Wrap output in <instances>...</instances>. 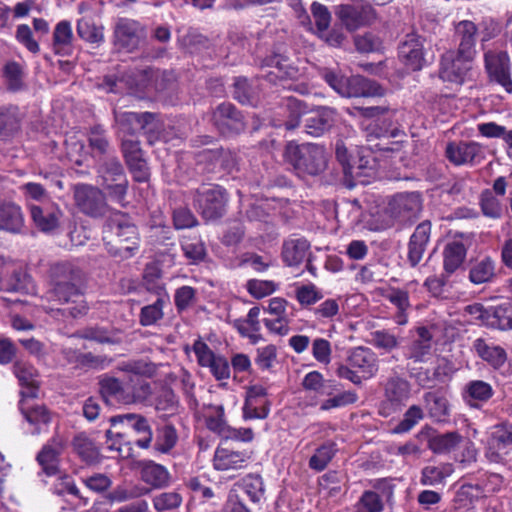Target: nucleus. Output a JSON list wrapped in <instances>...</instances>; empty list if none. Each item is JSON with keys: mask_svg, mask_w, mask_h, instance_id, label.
<instances>
[{"mask_svg": "<svg viewBox=\"0 0 512 512\" xmlns=\"http://www.w3.org/2000/svg\"><path fill=\"white\" fill-rule=\"evenodd\" d=\"M53 281L51 296L61 306L56 308L65 318H78L88 311L82 286L84 282L83 271L69 262L56 263L50 268Z\"/></svg>", "mask_w": 512, "mask_h": 512, "instance_id": "1", "label": "nucleus"}, {"mask_svg": "<svg viewBox=\"0 0 512 512\" xmlns=\"http://www.w3.org/2000/svg\"><path fill=\"white\" fill-rule=\"evenodd\" d=\"M284 161L299 178L320 175L327 168V153L323 146L314 143L298 144L290 141L286 144Z\"/></svg>", "mask_w": 512, "mask_h": 512, "instance_id": "2", "label": "nucleus"}, {"mask_svg": "<svg viewBox=\"0 0 512 512\" xmlns=\"http://www.w3.org/2000/svg\"><path fill=\"white\" fill-rule=\"evenodd\" d=\"M103 240L108 254L121 261L134 257L140 248L138 228L125 219H112Z\"/></svg>", "mask_w": 512, "mask_h": 512, "instance_id": "3", "label": "nucleus"}, {"mask_svg": "<svg viewBox=\"0 0 512 512\" xmlns=\"http://www.w3.org/2000/svg\"><path fill=\"white\" fill-rule=\"evenodd\" d=\"M193 206L207 221L222 218L227 211L228 193L217 184L202 183L191 191Z\"/></svg>", "mask_w": 512, "mask_h": 512, "instance_id": "4", "label": "nucleus"}, {"mask_svg": "<svg viewBox=\"0 0 512 512\" xmlns=\"http://www.w3.org/2000/svg\"><path fill=\"white\" fill-rule=\"evenodd\" d=\"M423 201V196L418 191L396 193L388 199L384 215L391 225H412L420 217Z\"/></svg>", "mask_w": 512, "mask_h": 512, "instance_id": "5", "label": "nucleus"}, {"mask_svg": "<svg viewBox=\"0 0 512 512\" xmlns=\"http://www.w3.org/2000/svg\"><path fill=\"white\" fill-rule=\"evenodd\" d=\"M323 78L342 97H382L385 94V89L380 84L360 75L345 77L326 70Z\"/></svg>", "mask_w": 512, "mask_h": 512, "instance_id": "6", "label": "nucleus"}, {"mask_svg": "<svg viewBox=\"0 0 512 512\" xmlns=\"http://www.w3.org/2000/svg\"><path fill=\"white\" fill-rule=\"evenodd\" d=\"M98 173L109 196L119 202L123 201L128 190V179L120 160L116 156L103 158Z\"/></svg>", "mask_w": 512, "mask_h": 512, "instance_id": "7", "label": "nucleus"}, {"mask_svg": "<svg viewBox=\"0 0 512 512\" xmlns=\"http://www.w3.org/2000/svg\"><path fill=\"white\" fill-rule=\"evenodd\" d=\"M74 200L78 209L93 218L102 217L108 211L105 194L98 187L78 184L74 187Z\"/></svg>", "mask_w": 512, "mask_h": 512, "instance_id": "8", "label": "nucleus"}, {"mask_svg": "<svg viewBox=\"0 0 512 512\" xmlns=\"http://www.w3.org/2000/svg\"><path fill=\"white\" fill-rule=\"evenodd\" d=\"M485 68L489 80L501 86L507 93H512L510 58L506 51L488 50L484 54Z\"/></svg>", "mask_w": 512, "mask_h": 512, "instance_id": "9", "label": "nucleus"}, {"mask_svg": "<svg viewBox=\"0 0 512 512\" xmlns=\"http://www.w3.org/2000/svg\"><path fill=\"white\" fill-rule=\"evenodd\" d=\"M212 123L224 136L237 135L246 128L244 116L230 102H223L213 110Z\"/></svg>", "mask_w": 512, "mask_h": 512, "instance_id": "10", "label": "nucleus"}, {"mask_svg": "<svg viewBox=\"0 0 512 512\" xmlns=\"http://www.w3.org/2000/svg\"><path fill=\"white\" fill-rule=\"evenodd\" d=\"M144 37V28L130 18H119L113 30V44L118 50L133 52Z\"/></svg>", "mask_w": 512, "mask_h": 512, "instance_id": "11", "label": "nucleus"}, {"mask_svg": "<svg viewBox=\"0 0 512 512\" xmlns=\"http://www.w3.org/2000/svg\"><path fill=\"white\" fill-rule=\"evenodd\" d=\"M411 396V384L399 375L389 377L384 384L382 408L388 410L386 415L401 410Z\"/></svg>", "mask_w": 512, "mask_h": 512, "instance_id": "12", "label": "nucleus"}, {"mask_svg": "<svg viewBox=\"0 0 512 512\" xmlns=\"http://www.w3.org/2000/svg\"><path fill=\"white\" fill-rule=\"evenodd\" d=\"M336 15L348 31H355L374 20L375 10L370 4H343L338 6Z\"/></svg>", "mask_w": 512, "mask_h": 512, "instance_id": "13", "label": "nucleus"}, {"mask_svg": "<svg viewBox=\"0 0 512 512\" xmlns=\"http://www.w3.org/2000/svg\"><path fill=\"white\" fill-rule=\"evenodd\" d=\"M65 447V438L55 434L38 452L36 460L47 476H54L59 473L60 456Z\"/></svg>", "mask_w": 512, "mask_h": 512, "instance_id": "14", "label": "nucleus"}, {"mask_svg": "<svg viewBox=\"0 0 512 512\" xmlns=\"http://www.w3.org/2000/svg\"><path fill=\"white\" fill-rule=\"evenodd\" d=\"M472 59H466L453 50L446 51L440 61L439 77L443 81L462 84L469 70L468 63Z\"/></svg>", "mask_w": 512, "mask_h": 512, "instance_id": "15", "label": "nucleus"}, {"mask_svg": "<svg viewBox=\"0 0 512 512\" xmlns=\"http://www.w3.org/2000/svg\"><path fill=\"white\" fill-rule=\"evenodd\" d=\"M423 43L424 39L421 36L411 33L407 34L399 45V57L412 71H419L426 64Z\"/></svg>", "mask_w": 512, "mask_h": 512, "instance_id": "16", "label": "nucleus"}, {"mask_svg": "<svg viewBox=\"0 0 512 512\" xmlns=\"http://www.w3.org/2000/svg\"><path fill=\"white\" fill-rule=\"evenodd\" d=\"M446 158L456 166L473 164L483 158L482 146L474 141L449 142L445 149Z\"/></svg>", "mask_w": 512, "mask_h": 512, "instance_id": "17", "label": "nucleus"}, {"mask_svg": "<svg viewBox=\"0 0 512 512\" xmlns=\"http://www.w3.org/2000/svg\"><path fill=\"white\" fill-rule=\"evenodd\" d=\"M30 215L35 227L39 231L53 233L59 228L63 213L55 205H31Z\"/></svg>", "mask_w": 512, "mask_h": 512, "instance_id": "18", "label": "nucleus"}, {"mask_svg": "<svg viewBox=\"0 0 512 512\" xmlns=\"http://www.w3.org/2000/svg\"><path fill=\"white\" fill-rule=\"evenodd\" d=\"M249 455L244 451L233 450L222 445L215 450L213 467L217 471L232 472L247 466Z\"/></svg>", "mask_w": 512, "mask_h": 512, "instance_id": "19", "label": "nucleus"}, {"mask_svg": "<svg viewBox=\"0 0 512 512\" xmlns=\"http://www.w3.org/2000/svg\"><path fill=\"white\" fill-rule=\"evenodd\" d=\"M431 234V223L425 220L417 225L408 243L407 259L412 267L422 260Z\"/></svg>", "mask_w": 512, "mask_h": 512, "instance_id": "20", "label": "nucleus"}, {"mask_svg": "<svg viewBox=\"0 0 512 512\" xmlns=\"http://www.w3.org/2000/svg\"><path fill=\"white\" fill-rule=\"evenodd\" d=\"M477 32L476 24L470 20H463L455 25V39L458 42L456 52H459L461 57L474 58Z\"/></svg>", "mask_w": 512, "mask_h": 512, "instance_id": "21", "label": "nucleus"}, {"mask_svg": "<svg viewBox=\"0 0 512 512\" xmlns=\"http://www.w3.org/2000/svg\"><path fill=\"white\" fill-rule=\"evenodd\" d=\"M261 66L274 68V71L262 76L271 83H276L277 79L293 78L297 74V69L290 64L289 58L280 52H273L264 58Z\"/></svg>", "mask_w": 512, "mask_h": 512, "instance_id": "22", "label": "nucleus"}, {"mask_svg": "<svg viewBox=\"0 0 512 512\" xmlns=\"http://www.w3.org/2000/svg\"><path fill=\"white\" fill-rule=\"evenodd\" d=\"M20 411L33 427L32 434L34 435L45 431L52 419L51 412L45 405L29 404L28 401L21 400Z\"/></svg>", "mask_w": 512, "mask_h": 512, "instance_id": "23", "label": "nucleus"}, {"mask_svg": "<svg viewBox=\"0 0 512 512\" xmlns=\"http://www.w3.org/2000/svg\"><path fill=\"white\" fill-rule=\"evenodd\" d=\"M198 157L200 161L212 164V171L219 168L220 171L230 174L238 170L236 155L230 150H224L222 148L204 149L199 153Z\"/></svg>", "mask_w": 512, "mask_h": 512, "instance_id": "24", "label": "nucleus"}, {"mask_svg": "<svg viewBox=\"0 0 512 512\" xmlns=\"http://www.w3.org/2000/svg\"><path fill=\"white\" fill-rule=\"evenodd\" d=\"M310 243L305 238H292L284 241L282 259L287 266H299L309 255Z\"/></svg>", "mask_w": 512, "mask_h": 512, "instance_id": "25", "label": "nucleus"}, {"mask_svg": "<svg viewBox=\"0 0 512 512\" xmlns=\"http://www.w3.org/2000/svg\"><path fill=\"white\" fill-rule=\"evenodd\" d=\"M467 255L465 245L460 241L449 242L445 245L443 256V270L447 276L455 273L464 263Z\"/></svg>", "mask_w": 512, "mask_h": 512, "instance_id": "26", "label": "nucleus"}, {"mask_svg": "<svg viewBox=\"0 0 512 512\" xmlns=\"http://www.w3.org/2000/svg\"><path fill=\"white\" fill-rule=\"evenodd\" d=\"M496 275L495 261L486 256L471 263L468 272V279L474 285H481L493 282Z\"/></svg>", "mask_w": 512, "mask_h": 512, "instance_id": "27", "label": "nucleus"}, {"mask_svg": "<svg viewBox=\"0 0 512 512\" xmlns=\"http://www.w3.org/2000/svg\"><path fill=\"white\" fill-rule=\"evenodd\" d=\"M74 36L72 32L71 23L67 20H62L54 28L52 46L55 54L60 56H69L73 52Z\"/></svg>", "mask_w": 512, "mask_h": 512, "instance_id": "28", "label": "nucleus"}, {"mask_svg": "<svg viewBox=\"0 0 512 512\" xmlns=\"http://www.w3.org/2000/svg\"><path fill=\"white\" fill-rule=\"evenodd\" d=\"M21 128V117L17 107H0V141H10Z\"/></svg>", "mask_w": 512, "mask_h": 512, "instance_id": "29", "label": "nucleus"}, {"mask_svg": "<svg viewBox=\"0 0 512 512\" xmlns=\"http://www.w3.org/2000/svg\"><path fill=\"white\" fill-rule=\"evenodd\" d=\"M473 348L483 361L494 368L503 366L507 360V353L502 347L493 345L483 338L476 339L473 342Z\"/></svg>", "mask_w": 512, "mask_h": 512, "instance_id": "30", "label": "nucleus"}, {"mask_svg": "<svg viewBox=\"0 0 512 512\" xmlns=\"http://www.w3.org/2000/svg\"><path fill=\"white\" fill-rule=\"evenodd\" d=\"M348 362L352 368L359 369L364 378L372 377L378 369L375 355L368 348L353 349L348 357Z\"/></svg>", "mask_w": 512, "mask_h": 512, "instance_id": "31", "label": "nucleus"}, {"mask_svg": "<svg viewBox=\"0 0 512 512\" xmlns=\"http://www.w3.org/2000/svg\"><path fill=\"white\" fill-rule=\"evenodd\" d=\"M335 110L321 107L307 118L305 129L309 135L318 137L328 131L334 123Z\"/></svg>", "mask_w": 512, "mask_h": 512, "instance_id": "32", "label": "nucleus"}, {"mask_svg": "<svg viewBox=\"0 0 512 512\" xmlns=\"http://www.w3.org/2000/svg\"><path fill=\"white\" fill-rule=\"evenodd\" d=\"M72 446L76 454L86 464H96L100 461L99 447L85 433L75 435Z\"/></svg>", "mask_w": 512, "mask_h": 512, "instance_id": "33", "label": "nucleus"}, {"mask_svg": "<svg viewBox=\"0 0 512 512\" xmlns=\"http://www.w3.org/2000/svg\"><path fill=\"white\" fill-rule=\"evenodd\" d=\"M233 98L243 105L256 106L259 101L258 85L245 77H238L233 84Z\"/></svg>", "mask_w": 512, "mask_h": 512, "instance_id": "34", "label": "nucleus"}, {"mask_svg": "<svg viewBox=\"0 0 512 512\" xmlns=\"http://www.w3.org/2000/svg\"><path fill=\"white\" fill-rule=\"evenodd\" d=\"M493 394L492 386L482 380H472L464 388V399L473 408H478L477 402H487Z\"/></svg>", "mask_w": 512, "mask_h": 512, "instance_id": "35", "label": "nucleus"}, {"mask_svg": "<svg viewBox=\"0 0 512 512\" xmlns=\"http://www.w3.org/2000/svg\"><path fill=\"white\" fill-rule=\"evenodd\" d=\"M23 224V215L19 206L13 203H6L0 206V230L19 233Z\"/></svg>", "mask_w": 512, "mask_h": 512, "instance_id": "36", "label": "nucleus"}, {"mask_svg": "<svg viewBox=\"0 0 512 512\" xmlns=\"http://www.w3.org/2000/svg\"><path fill=\"white\" fill-rule=\"evenodd\" d=\"M423 401L431 418L435 421H444L449 415L450 405L447 398L439 392H426Z\"/></svg>", "mask_w": 512, "mask_h": 512, "instance_id": "37", "label": "nucleus"}, {"mask_svg": "<svg viewBox=\"0 0 512 512\" xmlns=\"http://www.w3.org/2000/svg\"><path fill=\"white\" fill-rule=\"evenodd\" d=\"M463 437L457 431L432 436L428 440V448L435 454H446L454 451Z\"/></svg>", "mask_w": 512, "mask_h": 512, "instance_id": "38", "label": "nucleus"}, {"mask_svg": "<svg viewBox=\"0 0 512 512\" xmlns=\"http://www.w3.org/2000/svg\"><path fill=\"white\" fill-rule=\"evenodd\" d=\"M113 114L118 132L121 133L123 137L134 136L141 130L142 113L114 110Z\"/></svg>", "mask_w": 512, "mask_h": 512, "instance_id": "39", "label": "nucleus"}, {"mask_svg": "<svg viewBox=\"0 0 512 512\" xmlns=\"http://www.w3.org/2000/svg\"><path fill=\"white\" fill-rule=\"evenodd\" d=\"M384 297L397 308L396 322L404 325L407 322L406 312L410 308L409 293L407 290L391 287Z\"/></svg>", "mask_w": 512, "mask_h": 512, "instance_id": "40", "label": "nucleus"}, {"mask_svg": "<svg viewBox=\"0 0 512 512\" xmlns=\"http://www.w3.org/2000/svg\"><path fill=\"white\" fill-rule=\"evenodd\" d=\"M88 146L94 157L110 156L111 146L105 130L100 125L90 128L88 132Z\"/></svg>", "mask_w": 512, "mask_h": 512, "instance_id": "41", "label": "nucleus"}, {"mask_svg": "<svg viewBox=\"0 0 512 512\" xmlns=\"http://www.w3.org/2000/svg\"><path fill=\"white\" fill-rule=\"evenodd\" d=\"M374 172L372 159L369 156L361 155L358 153L356 157H353L350 164L344 170L346 176L352 179L364 182L361 178L370 177Z\"/></svg>", "mask_w": 512, "mask_h": 512, "instance_id": "42", "label": "nucleus"}, {"mask_svg": "<svg viewBox=\"0 0 512 512\" xmlns=\"http://www.w3.org/2000/svg\"><path fill=\"white\" fill-rule=\"evenodd\" d=\"M490 449L506 453L512 449V424L503 423L495 427L491 433L489 442Z\"/></svg>", "mask_w": 512, "mask_h": 512, "instance_id": "43", "label": "nucleus"}, {"mask_svg": "<svg viewBox=\"0 0 512 512\" xmlns=\"http://www.w3.org/2000/svg\"><path fill=\"white\" fill-rule=\"evenodd\" d=\"M302 386L305 390L313 391L321 395H332L336 385L334 381L325 380L318 371H312L305 375Z\"/></svg>", "mask_w": 512, "mask_h": 512, "instance_id": "44", "label": "nucleus"}, {"mask_svg": "<svg viewBox=\"0 0 512 512\" xmlns=\"http://www.w3.org/2000/svg\"><path fill=\"white\" fill-rule=\"evenodd\" d=\"M151 395L150 384L138 378L136 381L125 384V398H122V404L140 403L145 401Z\"/></svg>", "mask_w": 512, "mask_h": 512, "instance_id": "45", "label": "nucleus"}, {"mask_svg": "<svg viewBox=\"0 0 512 512\" xmlns=\"http://www.w3.org/2000/svg\"><path fill=\"white\" fill-rule=\"evenodd\" d=\"M453 466L450 463H443L439 466H426L422 469L421 483L423 485L436 486L453 473Z\"/></svg>", "mask_w": 512, "mask_h": 512, "instance_id": "46", "label": "nucleus"}, {"mask_svg": "<svg viewBox=\"0 0 512 512\" xmlns=\"http://www.w3.org/2000/svg\"><path fill=\"white\" fill-rule=\"evenodd\" d=\"M410 377L414 378L416 383L423 388H432L438 382H443L444 376L446 375L444 367L438 365L430 371L429 369H419L415 371L414 369L409 372Z\"/></svg>", "mask_w": 512, "mask_h": 512, "instance_id": "47", "label": "nucleus"}, {"mask_svg": "<svg viewBox=\"0 0 512 512\" xmlns=\"http://www.w3.org/2000/svg\"><path fill=\"white\" fill-rule=\"evenodd\" d=\"M336 453V444L333 441L325 442L318 447L309 459V467L315 471H323Z\"/></svg>", "mask_w": 512, "mask_h": 512, "instance_id": "48", "label": "nucleus"}, {"mask_svg": "<svg viewBox=\"0 0 512 512\" xmlns=\"http://www.w3.org/2000/svg\"><path fill=\"white\" fill-rule=\"evenodd\" d=\"M77 34L89 43H100L104 40L103 28L96 26L90 17H82L77 21Z\"/></svg>", "mask_w": 512, "mask_h": 512, "instance_id": "49", "label": "nucleus"}, {"mask_svg": "<svg viewBox=\"0 0 512 512\" xmlns=\"http://www.w3.org/2000/svg\"><path fill=\"white\" fill-rule=\"evenodd\" d=\"M130 422V428L138 434H143V437L136 441L137 446L143 449L150 447L153 433L148 420L141 414L136 416H129L126 418Z\"/></svg>", "mask_w": 512, "mask_h": 512, "instance_id": "50", "label": "nucleus"}, {"mask_svg": "<svg viewBox=\"0 0 512 512\" xmlns=\"http://www.w3.org/2000/svg\"><path fill=\"white\" fill-rule=\"evenodd\" d=\"M165 300L162 297H158L152 304L145 305L141 308L139 314V323L144 326H151L156 324L159 320L164 317L163 308Z\"/></svg>", "mask_w": 512, "mask_h": 512, "instance_id": "51", "label": "nucleus"}, {"mask_svg": "<svg viewBox=\"0 0 512 512\" xmlns=\"http://www.w3.org/2000/svg\"><path fill=\"white\" fill-rule=\"evenodd\" d=\"M238 487L254 503L259 502L264 496V483L260 475H247L242 479Z\"/></svg>", "mask_w": 512, "mask_h": 512, "instance_id": "52", "label": "nucleus"}, {"mask_svg": "<svg viewBox=\"0 0 512 512\" xmlns=\"http://www.w3.org/2000/svg\"><path fill=\"white\" fill-rule=\"evenodd\" d=\"M162 124L158 119V115L151 112H143L141 117V130L146 135L150 144L163 139L161 135Z\"/></svg>", "mask_w": 512, "mask_h": 512, "instance_id": "53", "label": "nucleus"}, {"mask_svg": "<svg viewBox=\"0 0 512 512\" xmlns=\"http://www.w3.org/2000/svg\"><path fill=\"white\" fill-rule=\"evenodd\" d=\"M142 479L154 487H161L168 481V472L162 465L148 462L142 469Z\"/></svg>", "mask_w": 512, "mask_h": 512, "instance_id": "54", "label": "nucleus"}, {"mask_svg": "<svg viewBox=\"0 0 512 512\" xmlns=\"http://www.w3.org/2000/svg\"><path fill=\"white\" fill-rule=\"evenodd\" d=\"M101 396L106 402L115 400L122 403V398H125V385L116 378H105L99 382Z\"/></svg>", "mask_w": 512, "mask_h": 512, "instance_id": "55", "label": "nucleus"}, {"mask_svg": "<svg viewBox=\"0 0 512 512\" xmlns=\"http://www.w3.org/2000/svg\"><path fill=\"white\" fill-rule=\"evenodd\" d=\"M284 105L289 112V119L284 125L287 130H292L298 127L301 116L307 111V105L295 97H287Z\"/></svg>", "mask_w": 512, "mask_h": 512, "instance_id": "56", "label": "nucleus"}, {"mask_svg": "<svg viewBox=\"0 0 512 512\" xmlns=\"http://www.w3.org/2000/svg\"><path fill=\"white\" fill-rule=\"evenodd\" d=\"M423 418L422 408L418 405H412L404 413L403 419L394 427L393 432L396 434L409 432Z\"/></svg>", "mask_w": 512, "mask_h": 512, "instance_id": "57", "label": "nucleus"}, {"mask_svg": "<svg viewBox=\"0 0 512 512\" xmlns=\"http://www.w3.org/2000/svg\"><path fill=\"white\" fill-rule=\"evenodd\" d=\"M362 117L380 120L383 118L384 125H391L394 111L388 105H377L356 108Z\"/></svg>", "mask_w": 512, "mask_h": 512, "instance_id": "58", "label": "nucleus"}, {"mask_svg": "<svg viewBox=\"0 0 512 512\" xmlns=\"http://www.w3.org/2000/svg\"><path fill=\"white\" fill-rule=\"evenodd\" d=\"M178 436L174 426L167 424L162 427L157 437L155 448L162 453L169 452L177 443Z\"/></svg>", "mask_w": 512, "mask_h": 512, "instance_id": "59", "label": "nucleus"}, {"mask_svg": "<svg viewBox=\"0 0 512 512\" xmlns=\"http://www.w3.org/2000/svg\"><path fill=\"white\" fill-rule=\"evenodd\" d=\"M8 89L18 91L23 86V69L17 62H9L4 67Z\"/></svg>", "mask_w": 512, "mask_h": 512, "instance_id": "60", "label": "nucleus"}, {"mask_svg": "<svg viewBox=\"0 0 512 512\" xmlns=\"http://www.w3.org/2000/svg\"><path fill=\"white\" fill-rule=\"evenodd\" d=\"M75 335L81 339L92 340L101 344L117 342L109 331L100 327H87L78 331Z\"/></svg>", "mask_w": 512, "mask_h": 512, "instance_id": "61", "label": "nucleus"}, {"mask_svg": "<svg viewBox=\"0 0 512 512\" xmlns=\"http://www.w3.org/2000/svg\"><path fill=\"white\" fill-rule=\"evenodd\" d=\"M214 410L215 415H211L206 418V426L210 431L217 433L219 436L224 438L229 426L225 420L224 408L222 405H219L215 406Z\"/></svg>", "mask_w": 512, "mask_h": 512, "instance_id": "62", "label": "nucleus"}, {"mask_svg": "<svg viewBox=\"0 0 512 512\" xmlns=\"http://www.w3.org/2000/svg\"><path fill=\"white\" fill-rule=\"evenodd\" d=\"M182 250L193 263L203 261L207 255L204 243L197 238L184 242Z\"/></svg>", "mask_w": 512, "mask_h": 512, "instance_id": "63", "label": "nucleus"}, {"mask_svg": "<svg viewBox=\"0 0 512 512\" xmlns=\"http://www.w3.org/2000/svg\"><path fill=\"white\" fill-rule=\"evenodd\" d=\"M490 317L492 318L490 321L491 326L501 330L512 328V309L497 306L493 309Z\"/></svg>", "mask_w": 512, "mask_h": 512, "instance_id": "64", "label": "nucleus"}]
</instances>
